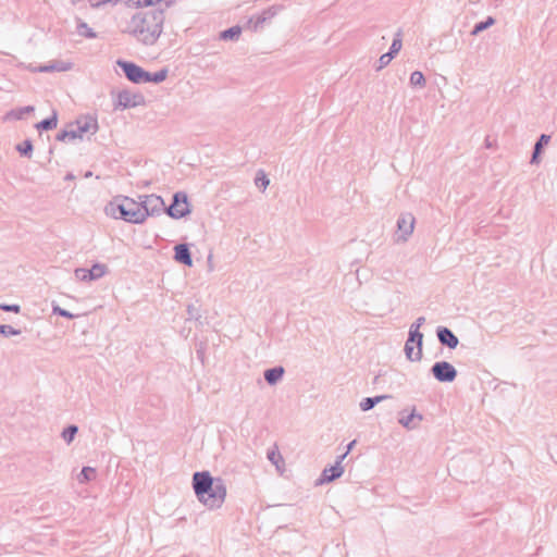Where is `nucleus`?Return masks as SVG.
<instances>
[{"instance_id": "nucleus-1", "label": "nucleus", "mask_w": 557, "mask_h": 557, "mask_svg": "<svg viewBox=\"0 0 557 557\" xmlns=\"http://www.w3.org/2000/svg\"><path fill=\"white\" fill-rule=\"evenodd\" d=\"M193 487L200 503L208 508H220L226 498V486L221 479H213L209 472H196Z\"/></svg>"}, {"instance_id": "nucleus-2", "label": "nucleus", "mask_w": 557, "mask_h": 557, "mask_svg": "<svg viewBox=\"0 0 557 557\" xmlns=\"http://www.w3.org/2000/svg\"><path fill=\"white\" fill-rule=\"evenodd\" d=\"M163 16L160 12H146L134 16L133 33L144 44H153L162 33Z\"/></svg>"}, {"instance_id": "nucleus-3", "label": "nucleus", "mask_w": 557, "mask_h": 557, "mask_svg": "<svg viewBox=\"0 0 557 557\" xmlns=\"http://www.w3.org/2000/svg\"><path fill=\"white\" fill-rule=\"evenodd\" d=\"M110 214L129 223H143L149 215L147 207L128 197H117L110 202Z\"/></svg>"}, {"instance_id": "nucleus-4", "label": "nucleus", "mask_w": 557, "mask_h": 557, "mask_svg": "<svg viewBox=\"0 0 557 557\" xmlns=\"http://www.w3.org/2000/svg\"><path fill=\"white\" fill-rule=\"evenodd\" d=\"M98 129L97 120L91 115L78 117L75 122L66 125L57 135L59 141H72L76 138L83 139L85 135H92Z\"/></svg>"}, {"instance_id": "nucleus-5", "label": "nucleus", "mask_w": 557, "mask_h": 557, "mask_svg": "<svg viewBox=\"0 0 557 557\" xmlns=\"http://www.w3.org/2000/svg\"><path fill=\"white\" fill-rule=\"evenodd\" d=\"M117 64L123 70L127 79L134 84H158L165 81L169 74L166 69H162L157 73H149L137 64L127 61H117Z\"/></svg>"}, {"instance_id": "nucleus-6", "label": "nucleus", "mask_w": 557, "mask_h": 557, "mask_svg": "<svg viewBox=\"0 0 557 557\" xmlns=\"http://www.w3.org/2000/svg\"><path fill=\"white\" fill-rule=\"evenodd\" d=\"M420 324L411 326L409 338L405 345V351L409 360H419L422 355V338L423 335L419 331Z\"/></svg>"}, {"instance_id": "nucleus-7", "label": "nucleus", "mask_w": 557, "mask_h": 557, "mask_svg": "<svg viewBox=\"0 0 557 557\" xmlns=\"http://www.w3.org/2000/svg\"><path fill=\"white\" fill-rule=\"evenodd\" d=\"M170 216L174 219L183 218L190 213V203L187 195L184 193H176L173 197V203L168 210Z\"/></svg>"}, {"instance_id": "nucleus-8", "label": "nucleus", "mask_w": 557, "mask_h": 557, "mask_svg": "<svg viewBox=\"0 0 557 557\" xmlns=\"http://www.w3.org/2000/svg\"><path fill=\"white\" fill-rule=\"evenodd\" d=\"M144 97L127 90H122L114 98V107L117 109H129L141 106Z\"/></svg>"}, {"instance_id": "nucleus-9", "label": "nucleus", "mask_w": 557, "mask_h": 557, "mask_svg": "<svg viewBox=\"0 0 557 557\" xmlns=\"http://www.w3.org/2000/svg\"><path fill=\"white\" fill-rule=\"evenodd\" d=\"M74 274L78 281L91 282L104 275V264L95 263L90 269L77 268Z\"/></svg>"}, {"instance_id": "nucleus-10", "label": "nucleus", "mask_w": 557, "mask_h": 557, "mask_svg": "<svg viewBox=\"0 0 557 557\" xmlns=\"http://www.w3.org/2000/svg\"><path fill=\"white\" fill-rule=\"evenodd\" d=\"M432 372L434 376L442 382H451L457 374L455 368L446 361L435 363L432 368Z\"/></svg>"}, {"instance_id": "nucleus-11", "label": "nucleus", "mask_w": 557, "mask_h": 557, "mask_svg": "<svg viewBox=\"0 0 557 557\" xmlns=\"http://www.w3.org/2000/svg\"><path fill=\"white\" fill-rule=\"evenodd\" d=\"M414 227V218L411 214L403 215L398 221V232L401 239H406Z\"/></svg>"}, {"instance_id": "nucleus-12", "label": "nucleus", "mask_w": 557, "mask_h": 557, "mask_svg": "<svg viewBox=\"0 0 557 557\" xmlns=\"http://www.w3.org/2000/svg\"><path fill=\"white\" fill-rule=\"evenodd\" d=\"M175 260L177 262L191 267L193 260L188 247L186 245L181 244L175 247Z\"/></svg>"}, {"instance_id": "nucleus-13", "label": "nucleus", "mask_w": 557, "mask_h": 557, "mask_svg": "<svg viewBox=\"0 0 557 557\" xmlns=\"http://www.w3.org/2000/svg\"><path fill=\"white\" fill-rule=\"evenodd\" d=\"M341 460L336 462L335 466H332L327 469H324L322 474V481L323 482H331L337 478H339L343 474V467L341 466Z\"/></svg>"}, {"instance_id": "nucleus-14", "label": "nucleus", "mask_w": 557, "mask_h": 557, "mask_svg": "<svg viewBox=\"0 0 557 557\" xmlns=\"http://www.w3.org/2000/svg\"><path fill=\"white\" fill-rule=\"evenodd\" d=\"M437 335L442 344L447 345L449 348L457 347L458 338L448 329H440Z\"/></svg>"}, {"instance_id": "nucleus-15", "label": "nucleus", "mask_w": 557, "mask_h": 557, "mask_svg": "<svg viewBox=\"0 0 557 557\" xmlns=\"http://www.w3.org/2000/svg\"><path fill=\"white\" fill-rule=\"evenodd\" d=\"M57 124H58L57 113L53 112L52 116L47 117V119L40 121L38 124H36V127L39 131H49V129L55 128Z\"/></svg>"}, {"instance_id": "nucleus-16", "label": "nucleus", "mask_w": 557, "mask_h": 557, "mask_svg": "<svg viewBox=\"0 0 557 557\" xmlns=\"http://www.w3.org/2000/svg\"><path fill=\"white\" fill-rule=\"evenodd\" d=\"M283 373L284 369L282 367L273 368L265 371L264 377L268 381V383L274 384L283 376Z\"/></svg>"}, {"instance_id": "nucleus-17", "label": "nucleus", "mask_w": 557, "mask_h": 557, "mask_svg": "<svg viewBox=\"0 0 557 557\" xmlns=\"http://www.w3.org/2000/svg\"><path fill=\"white\" fill-rule=\"evenodd\" d=\"M78 432V426L75 425V424H71L69 426H66L62 433H61V437L63 438V441L70 445L74 438H75V435L77 434Z\"/></svg>"}, {"instance_id": "nucleus-18", "label": "nucleus", "mask_w": 557, "mask_h": 557, "mask_svg": "<svg viewBox=\"0 0 557 557\" xmlns=\"http://www.w3.org/2000/svg\"><path fill=\"white\" fill-rule=\"evenodd\" d=\"M35 109L33 106H26L15 110H11L8 114V119L22 120L26 113L33 112Z\"/></svg>"}, {"instance_id": "nucleus-19", "label": "nucleus", "mask_w": 557, "mask_h": 557, "mask_svg": "<svg viewBox=\"0 0 557 557\" xmlns=\"http://www.w3.org/2000/svg\"><path fill=\"white\" fill-rule=\"evenodd\" d=\"M96 478V469L91 467H84L77 475V481L83 484Z\"/></svg>"}, {"instance_id": "nucleus-20", "label": "nucleus", "mask_w": 557, "mask_h": 557, "mask_svg": "<svg viewBox=\"0 0 557 557\" xmlns=\"http://www.w3.org/2000/svg\"><path fill=\"white\" fill-rule=\"evenodd\" d=\"M16 150L25 157L30 158L33 152V143L30 139H25L16 146Z\"/></svg>"}, {"instance_id": "nucleus-21", "label": "nucleus", "mask_w": 557, "mask_h": 557, "mask_svg": "<svg viewBox=\"0 0 557 557\" xmlns=\"http://www.w3.org/2000/svg\"><path fill=\"white\" fill-rule=\"evenodd\" d=\"M385 398H386V396H377L375 398H364L360 403V408L363 411H367V410L371 409L375 404L380 403L381 400H383Z\"/></svg>"}, {"instance_id": "nucleus-22", "label": "nucleus", "mask_w": 557, "mask_h": 557, "mask_svg": "<svg viewBox=\"0 0 557 557\" xmlns=\"http://www.w3.org/2000/svg\"><path fill=\"white\" fill-rule=\"evenodd\" d=\"M240 32H242L240 27L235 26V27H232V28H230V29H227V30L223 32V33L221 34V38H222V39H234V38H238V37H239V35H240Z\"/></svg>"}, {"instance_id": "nucleus-23", "label": "nucleus", "mask_w": 557, "mask_h": 557, "mask_svg": "<svg viewBox=\"0 0 557 557\" xmlns=\"http://www.w3.org/2000/svg\"><path fill=\"white\" fill-rule=\"evenodd\" d=\"M0 333L4 336H15L21 334V330L14 329L8 324H0Z\"/></svg>"}, {"instance_id": "nucleus-24", "label": "nucleus", "mask_w": 557, "mask_h": 557, "mask_svg": "<svg viewBox=\"0 0 557 557\" xmlns=\"http://www.w3.org/2000/svg\"><path fill=\"white\" fill-rule=\"evenodd\" d=\"M410 83L413 86H423L425 83L423 74L419 71L413 72L410 76Z\"/></svg>"}, {"instance_id": "nucleus-25", "label": "nucleus", "mask_w": 557, "mask_h": 557, "mask_svg": "<svg viewBox=\"0 0 557 557\" xmlns=\"http://www.w3.org/2000/svg\"><path fill=\"white\" fill-rule=\"evenodd\" d=\"M494 24V18L488 17L485 22H481L478 25H475L474 29L472 30V35H478L483 29L487 28L488 26Z\"/></svg>"}, {"instance_id": "nucleus-26", "label": "nucleus", "mask_w": 557, "mask_h": 557, "mask_svg": "<svg viewBox=\"0 0 557 557\" xmlns=\"http://www.w3.org/2000/svg\"><path fill=\"white\" fill-rule=\"evenodd\" d=\"M268 457L276 466L277 469H281V463L283 462V459L277 450H271Z\"/></svg>"}, {"instance_id": "nucleus-27", "label": "nucleus", "mask_w": 557, "mask_h": 557, "mask_svg": "<svg viewBox=\"0 0 557 557\" xmlns=\"http://www.w3.org/2000/svg\"><path fill=\"white\" fill-rule=\"evenodd\" d=\"M549 136L547 135H542L540 140L537 141V144L535 145V151H534V154H533V161L536 160L539 153H540V149L543 145H547L548 141H549Z\"/></svg>"}, {"instance_id": "nucleus-28", "label": "nucleus", "mask_w": 557, "mask_h": 557, "mask_svg": "<svg viewBox=\"0 0 557 557\" xmlns=\"http://www.w3.org/2000/svg\"><path fill=\"white\" fill-rule=\"evenodd\" d=\"M78 32L81 35H84L85 37H88V38H94L96 36L95 33L91 30V28L88 27V25L86 23H81L78 25Z\"/></svg>"}, {"instance_id": "nucleus-29", "label": "nucleus", "mask_w": 557, "mask_h": 557, "mask_svg": "<svg viewBox=\"0 0 557 557\" xmlns=\"http://www.w3.org/2000/svg\"><path fill=\"white\" fill-rule=\"evenodd\" d=\"M52 312L54 314H58V315H61V317H64V318H67V319H73L75 318V315L73 313H71L70 311L59 307V306H53L52 308Z\"/></svg>"}, {"instance_id": "nucleus-30", "label": "nucleus", "mask_w": 557, "mask_h": 557, "mask_svg": "<svg viewBox=\"0 0 557 557\" xmlns=\"http://www.w3.org/2000/svg\"><path fill=\"white\" fill-rule=\"evenodd\" d=\"M269 180L268 177L261 173L257 178H256V185L260 188H262L263 190L268 187L269 185Z\"/></svg>"}, {"instance_id": "nucleus-31", "label": "nucleus", "mask_w": 557, "mask_h": 557, "mask_svg": "<svg viewBox=\"0 0 557 557\" xmlns=\"http://www.w3.org/2000/svg\"><path fill=\"white\" fill-rule=\"evenodd\" d=\"M0 309L7 312L18 313L21 311V307L18 305H7L0 304Z\"/></svg>"}, {"instance_id": "nucleus-32", "label": "nucleus", "mask_w": 557, "mask_h": 557, "mask_svg": "<svg viewBox=\"0 0 557 557\" xmlns=\"http://www.w3.org/2000/svg\"><path fill=\"white\" fill-rule=\"evenodd\" d=\"M67 66H59L57 64L46 65L39 69L40 72H51V71H66Z\"/></svg>"}, {"instance_id": "nucleus-33", "label": "nucleus", "mask_w": 557, "mask_h": 557, "mask_svg": "<svg viewBox=\"0 0 557 557\" xmlns=\"http://www.w3.org/2000/svg\"><path fill=\"white\" fill-rule=\"evenodd\" d=\"M401 39L399 37L395 38L393 44H392V47H391V52L392 53V57L396 53H398V51L401 49Z\"/></svg>"}, {"instance_id": "nucleus-34", "label": "nucleus", "mask_w": 557, "mask_h": 557, "mask_svg": "<svg viewBox=\"0 0 557 557\" xmlns=\"http://www.w3.org/2000/svg\"><path fill=\"white\" fill-rule=\"evenodd\" d=\"M393 59L392 53H385L380 58V67H383L389 63Z\"/></svg>"}, {"instance_id": "nucleus-35", "label": "nucleus", "mask_w": 557, "mask_h": 557, "mask_svg": "<svg viewBox=\"0 0 557 557\" xmlns=\"http://www.w3.org/2000/svg\"><path fill=\"white\" fill-rule=\"evenodd\" d=\"M89 2H90V5L94 8H99L102 3H104V1H101V0H89Z\"/></svg>"}, {"instance_id": "nucleus-36", "label": "nucleus", "mask_w": 557, "mask_h": 557, "mask_svg": "<svg viewBox=\"0 0 557 557\" xmlns=\"http://www.w3.org/2000/svg\"><path fill=\"white\" fill-rule=\"evenodd\" d=\"M356 444V441H352L349 443L348 447H347V451L341 457V459H344L346 457V455L354 448Z\"/></svg>"}, {"instance_id": "nucleus-37", "label": "nucleus", "mask_w": 557, "mask_h": 557, "mask_svg": "<svg viewBox=\"0 0 557 557\" xmlns=\"http://www.w3.org/2000/svg\"><path fill=\"white\" fill-rule=\"evenodd\" d=\"M65 178L66 180H72V178H74V176L72 174H67Z\"/></svg>"}]
</instances>
